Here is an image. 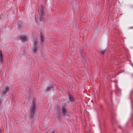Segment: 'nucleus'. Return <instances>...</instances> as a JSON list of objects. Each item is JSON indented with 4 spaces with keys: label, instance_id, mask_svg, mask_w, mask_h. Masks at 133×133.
<instances>
[{
    "label": "nucleus",
    "instance_id": "13",
    "mask_svg": "<svg viewBox=\"0 0 133 133\" xmlns=\"http://www.w3.org/2000/svg\"><path fill=\"white\" fill-rule=\"evenodd\" d=\"M57 116L58 120H60L61 119V117L59 113H58L57 114Z\"/></svg>",
    "mask_w": 133,
    "mask_h": 133
},
{
    "label": "nucleus",
    "instance_id": "2",
    "mask_svg": "<svg viewBox=\"0 0 133 133\" xmlns=\"http://www.w3.org/2000/svg\"><path fill=\"white\" fill-rule=\"evenodd\" d=\"M36 103V100L34 98L32 101V104L30 109L29 118L30 119H33L35 117V112L37 109L35 107Z\"/></svg>",
    "mask_w": 133,
    "mask_h": 133
},
{
    "label": "nucleus",
    "instance_id": "3",
    "mask_svg": "<svg viewBox=\"0 0 133 133\" xmlns=\"http://www.w3.org/2000/svg\"><path fill=\"white\" fill-rule=\"evenodd\" d=\"M37 39L38 38L37 37H36L34 39V49L33 51L35 54L36 53V51L37 49V46L38 44Z\"/></svg>",
    "mask_w": 133,
    "mask_h": 133
},
{
    "label": "nucleus",
    "instance_id": "22",
    "mask_svg": "<svg viewBox=\"0 0 133 133\" xmlns=\"http://www.w3.org/2000/svg\"><path fill=\"white\" fill-rule=\"evenodd\" d=\"M131 93H132V91H131V92H130V96H131Z\"/></svg>",
    "mask_w": 133,
    "mask_h": 133
},
{
    "label": "nucleus",
    "instance_id": "14",
    "mask_svg": "<svg viewBox=\"0 0 133 133\" xmlns=\"http://www.w3.org/2000/svg\"><path fill=\"white\" fill-rule=\"evenodd\" d=\"M81 54L82 56H83V55H84V56H85L86 55V54L84 52L83 50H82L81 51Z\"/></svg>",
    "mask_w": 133,
    "mask_h": 133
},
{
    "label": "nucleus",
    "instance_id": "5",
    "mask_svg": "<svg viewBox=\"0 0 133 133\" xmlns=\"http://www.w3.org/2000/svg\"><path fill=\"white\" fill-rule=\"evenodd\" d=\"M68 98L70 101L71 102H75L76 101V98L72 95L68 94Z\"/></svg>",
    "mask_w": 133,
    "mask_h": 133
},
{
    "label": "nucleus",
    "instance_id": "9",
    "mask_svg": "<svg viewBox=\"0 0 133 133\" xmlns=\"http://www.w3.org/2000/svg\"><path fill=\"white\" fill-rule=\"evenodd\" d=\"M19 39L22 41H24L27 39L26 36H19L18 37Z\"/></svg>",
    "mask_w": 133,
    "mask_h": 133
},
{
    "label": "nucleus",
    "instance_id": "24",
    "mask_svg": "<svg viewBox=\"0 0 133 133\" xmlns=\"http://www.w3.org/2000/svg\"><path fill=\"white\" fill-rule=\"evenodd\" d=\"M35 20H36V19H35Z\"/></svg>",
    "mask_w": 133,
    "mask_h": 133
},
{
    "label": "nucleus",
    "instance_id": "12",
    "mask_svg": "<svg viewBox=\"0 0 133 133\" xmlns=\"http://www.w3.org/2000/svg\"><path fill=\"white\" fill-rule=\"evenodd\" d=\"M40 41L42 42V43L44 41L43 39V35L42 34V33L41 32H40Z\"/></svg>",
    "mask_w": 133,
    "mask_h": 133
},
{
    "label": "nucleus",
    "instance_id": "25",
    "mask_svg": "<svg viewBox=\"0 0 133 133\" xmlns=\"http://www.w3.org/2000/svg\"><path fill=\"white\" fill-rule=\"evenodd\" d=\"M111 102H112V99H111Z\"/></svg>",
    "mask_w": 133,
    "mask_h": 133
},
{
    "label": "nucleus",
    "instance_id": "19",
    "mask_svg": "<svg viewBox=\"0 0 133 133\" xmlns=\"http://www.w3.org/2000/svg\"><path fill=\"white\" fill-rule=\"evenodd\" d=\"M118 127L119 129H121V126L120 125H118Z\"/></svg>",
    "mask_w": 133,
    "mask_h": 133
},
{
    "label": "nucleus",
    "instance_id": "11",
    "mask_svg": "<svg viewBox=\"0 0 133 133\" xmlns=\"http://www.w3.org/2000/svg\"><path fill=\"white\" fill-rule=\"evenodd\" d=\"M99 107L100 108V109L99 110V112L101 113L102 114L103 110V108L102 104L100 105H99Z\"/></svg>",
    "mask_w": 133,
    "mask_h": 133
},
{
    "label": "nucleus",
    "instance_id": "20",
    "mask_svg": "<svg viewBox=\"0 0 133 133\" xmlns=\"http://www.w3.org/2000/svg\"><path fill=\"white\" fill-rule=\"evenodd\" d=\"M51 133H54V131H52Z\"/></svg>",
    "mask_w": 133,
    "mask_h": 133
},
{
    "label": "nucleus",
    "instance_id": "7",
    "mask_svg": "<svg viewBox=\"0 0 133 133\" xmlns=\"http://www.w3.org/2000/svg\"><path fill=\"white\" fill-rule=\"evenodd\" d=\"M62 115L63 116H64L66 113V107L64 106H63L62 107Z\"/></svg>",
    "mask_w": 133,
    "mask_h": 133
},
{
    "label": "nucleus",
    "instance_id": "17",
    "mask_svg": "<svg viewBox=\"0 0 133 133\" xmlns=\"http://www.w3.org/2000/svg\"><path fill=\"white\" fill-rule=\"evenodd\" d=\"M3 55L0 56V58L1 59L3 58Z\"/></svg>",
    "mask_w": 133,
    "mask_h": 133
},
{
    "label": "nucleus",
    "instance_id": "16",
    "mask_svg": "<svg viewBox=\"0 0 133 133\" xmlns=\"http://www.w3.org/2000/svg\"><path fill=\"white\" fill-rule=\"evenodd\" d=\"M3 58L1 59L0 58V63H1V64H3Z\"/></svg>",
    "mask_w": 133,
    "mask_h": 133
},
{
    "label": "nucleus",
    "instance_id": "1",
    "mask_svg": "<svg viewBox=\"0 0 133 133\" xmlns=\"http://www.w3.org/2000/svg\"><path fill=\"white\" fill-rule=\"evenodd\" d=\"M45 10V8L43 5L40 6V13L39 15V21H37L38 24L42 25L44 23L45 15L44 12Z\"/></svg>",
    "mask_w": 133,
    "mask_h": 133
},
{
    "label": "nucleus",
    "instance_id": "23",
    "mask_svg": "<svg viewBox=\"0 0 133 133\" xmlns=\"http://www.w3.org/2000/svg\"><path fill=\"white\" fill-rule=\"evenodd\" d=\"M96 112H97V114H98V112H97V111L96 110Z\"/></svg>",
    "mask_w": 133,
    "mask_h": 133
},
{
    "label": "nucleus",
    "instance_id": "4",
    "mask_svg": "<svg viewBox=\"0 0 133 133\" xmlns=\"http://www.w3.org/2000/svg\"><path fill=\"white\" fill-rule=\"evenodd\" d=\"M53 88V85L51 84H50L48 86V87H46V88L44 89V91L45 93H47L48 91L51 90Z\"/></svg>",
    "mask_w": 133,
    "mask_h": 133
},
{
    "label": "nucleus",
    "instance_id": "15",
    "mask_svg": "<svg viewBox=\"0 0 133 133\" xmlns=\"http://www.w3.org/2000/svg\"><path fill=\"white\" fill-rule=\"evenodd\" d=\"M106 51V50H104L102 51L101 52V53L103 55H104V53Z\"/></svg>",
    "mask_w": 133,
    "mask_h": 133
},
{
    "label": "nucleus",
    "instance_id": "8",
    "mask_svg": "<svg viewBox=\"0 0 133 133\" xmlns=\"http://www.w3.org/2000/svg\"><path fill=\"white\" fill-rule=\"evenodd\" d=\"M10 89L8 85H6L5 86V90L2 93L3 94H5L8 92H9Z\"/></svg>",
    "mask_w": 133,
    "mask_h": 133
},
{
    "label": "nucleus",
    "instance_id": "6",
    "mask_svg": "<svg viewBox=\"0 0 133 133\" xmlns=\"http://www.w3.org/2000/svg\"><path fill=\"white\" fill-rule=\"evenodd\" d=\"M18 25L17 28L18 29L21 31L23 29L22 25L23 24L21 21H18L17 22Z\"/></svg>",
    "mask_w": 133,
    "mask_h": 133
},
{
    "label": "nucleus",
    "instance_id": "26",
    "mask_svg": "<svg viewBox=\"0 0 133 133\" xmlns=\"http://www.w3.org/2000/svg\"><path fill=\"white\" fill-rule=\"evenodd\" d=\"M131 107H132V106H131Z\"/></svg>",
    "mask_w": 133,
    "mask_h": 133
},
{
    "label": "nucleus",
    "instance_id": "18",
    "mask_svg": "<svg viewBox=\"0 0 133 133\" xmlns=\"http://www.w3.org/2000/svg\"><path fill=\"white\" fill-rule=\"evenodd\" d=\"M2 55H3L1 51H0V56Z\"/></svg>",
    "mask_w": 133,
    "mask_h": 133
},
{
    "label": "nucleus",
    "instance_id": "10",
    "mask_svg": "<svg viewBox=\"0 0 133 133\" xmlns=\"http://www.w3.org/2000/svg\"><path fill=\"white\" fill-rule=\"evenodd\" d=\"M115 88L116 90L115 91V93L117 95V93H120V91H121L120 89L118 87L117 85V84H115Z\"/></svg>",
    "mask_w": 133,
    "mask_h": 133
},
{
    "label": "nucleus",
    "instance_id": "21",
    "mask_svg": "<svg viewBox=\"0 0 133 133\" xmlns=\"http://www.w3.org/2000/svg\"><path fill=\"white\" fill-rule=\"evenodd\" d=\"M131 28H133V27H132L129 28V29H131Z\"/></svg>",
    "mask_w": 133,
    "mask_h": 133
}]
</instances>
